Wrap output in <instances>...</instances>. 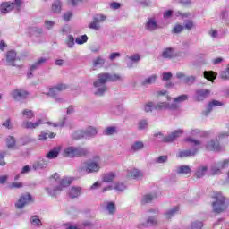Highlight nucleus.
Segmentation results:
<instances>
[{"label":"nucleus","mask_w":229,"mask_h":229,"mask_svg":"<svg viewBox=\"0 0 229 229\" xmlns=\"http://www.w3.org/2000/svg\"><path fill=\"white\" fill-rule=\"evenodd\" d=\"M206 149L208 151H221V146L219 145V141L210 140L206 144Z\"/></svg>","instance_id":"nucleus-15"},{"label":"nucleus","mask_w":229,"mask_h":229,"mask_svg":"<svg viewBox=\"0 0 229 229\" xmlns=\"http://www.w3.org/2000/svg\"><path fill=\"white\" fill-rule=\"evenodd\" d=\"M93 19H95V21L97 22H98V24H99V22H105V20L106 19V16H105L103 14H97V15L94 16Z\"/></svg>","instance_id":"nucleus-57"},{"label":"nucleus","mask_w":229,"mask_h":229,"mask_svg":"<svg viewBox=\"0 0 229 229\" xmlns=\"http://www.w3.org/2000/svg\"><path fill=\"white\" fill-rule=\"evenodd\" d=\"M13 10V3L4 2L0 6V12L2 13H8Z\"/></svg>","instance_id":"nucleus-23"},{"label":"nucleus","mask_w":229,"mask_h":229,"mask_svg":"<svg viewBox=\"0 0 229 229\" xmlns=\"http://www.w3.org/2000/svg\"><path fill=\"white\" fill-rule=\"evenodd\" d=\"M186 142H190L191 144H192V146H200L201 141L198 140H194L191 138H188L185 140Z\"/></svg>","instance_id":"nucleus-60"},{"label":"nucleus","mask_w":229,"mask_h":229,"mask_svg":"<svg viewBox=\"0 0 229 229\" xmlns=\"http://www.w3.org/2000/svg\"><path fill=\"white\" fill-rule=\"evenodd\" d=\"M30 31L33 35H42L43 33L42 28H38V27H32L30 29Z\"/></svg>","instance_id":"nucleus-51"},{"label":"nucleus","mask_w":229,"mask_h":229,"mask_svg":"<svg viewBox=\"0 0 229 229\" xmlns=\"http://www.w3.org/2000/svg\"><path fill=\"white\" fill-rule=\"evenodd\" d=\"M89 40V37L87 35H82L75 39L76 44L81 46V44H85Z\"/></svg>","instance_id":"nucleus-48"},{"label":"nucleus","mask_w":229,"mask_h":229,"mask_svg":"<svg viewBox=\"0 0 229 229\" xmlns=\"http://www.w3.org/2000/svg\"><path fill=\"white\" fill-rule=\"evenodd\" d=\"M144 29L149 33H153L154 31H157V30H160V24H158V20H157V17H148L144 24Z\"/></svg>","instance_id":"nucleus-5"},{"label":"nucleus","mask_w":229,"mask_h":229,"mask_svg":"<svg viewBox=\"0 0 229 229\" xmlns=\"http://www.w3.org/2000/svg\"><path fill=\"white\" fill-rule=\"evenodd\" d=\"M127 176H128V178H132L133 180H139V179L142 178V176H144V174H142V172L134 168L132 170L128 171Z\"/></svg>","instance_id":"nucleus-20"},{"label":"nucleus","mask_w":229,"mask_h":229,"mask_svg":"<svg viewBox=\"0 0 229 229\" xmlns=\"http://www.w3.org/2000/svg\"><path fill=\"white\" fill-rule=\"evenodd\" d=\"M201 228H203V222L195 221L191 223V229H201Z\"/></svg>","instance_id":"nucleus-53"},{"label":"nucleus","mask_w":229,"mask_h":229,"mask_svg":"<svg viewBox=\"0 0 229 229\" xmlns=\"http://www.w3.org/2000/svg\"><path fill=\"white\" fill-rule=\"evenodd\" d=\"M107 81H123V76L117 73L110 74L108 72L98 74V79L93 82V87L97 89L95 96H103L106 92Z\"/></svg>","instance_id":"nucleus-1"},{"label":"nucleus","mask_w":229,"mask_h":229,"mask_svg":"<svg viewBox=\"0 0 229 229\" xmlns=\"http://www.w3.org/2000/svg\"><path fill=\"white\" fill-rule=\"evenodd\" d=\"M174 55V50L173 48H166L162 53L163 58H173Z\"/></svg>","instance_id":"nucleus-38"},{"label":"nucleus","mask_w":229,"mask_h":229,"mask_svg":"<svg viewBox=\"0 0 229 229\" xmlns=\"http://www.w3.org/2000/svg\"><path fill=\"white\" fill-rule=\"evenodd\" d=\"M30 223L33 225V226H41L42 221H40V218L38 216H34L30 218Z\"/></svg>","instance_id":"nucleus-47"},{"label":"nucleus","mask_w":229,"mask_h":229,"mask_svg":"<svg viewBox=\"0 0 229 229\" xmlns=\"http://www.w3.org/2000/svg\"><path fill=\"white\" fill-rule=\"evenodd\" d=\"M105 65V59L102 57H97L95 60H93V67H102Z\"/></svg>","instance_id":"nucleus-45"},{"label":"nucleus","mask_w":229,"mask_h":229,"mask_svg":"<svg viewBox=\"0 0 229 229\" xmlns=\"http://www.w3.org/2000/svg\"><path fill=\"white\" fill-rule=\"evenodd\" d=\"M87 155V149L76 148L74 147H69L64 148V156L68 158H74V157H85Z\"/></svg>","instance_id":"nucleus-4"},{"label":"nucleus","mask_w":229,"mask_h":229,"mask_svg":"<svg viewBox=\"0 0 229 229\" xmlns=\"http://www.w3.org/2000/svg\"><path fill=\"white\" fill-rule=\"evenodd\" d=\"M196 80H198V77H196V75L186 76L184 79V83L190 86L194 85L196 83Z\"/></svg>","instance_id":"nucleus-37"},{"label":"nucleus","mask_w":229,"mask_h":229,"mask_svg":"<svg viewBox=\"0 0 229 229\" xmlns=\"http://www.w3.org/2000/svg\"><path fill=\"white\" fill-rule=\"evenodd\" d=\"M52 12L54 13H60L62 12V2L60 0H55L52 4Z\"/></svg>","instance_id":"nucleus-33"},{"label":"nucleus","mask_w":229,"mask_h":229,"mask_svg":"<svg viewBox=\"0 0 229 229\" xmlns=\"http://www.w3.org/2000/svg\"><path fill=\"white\" fill-rule=\"evenodd\" d=\"M204 78L208 80V81H214V80L217 78V73H216L214 71H205Z\"/></svg>","instance_id":"nucleus-32"},{"label":"nucleus","mask_w":229,"mask_h":229,"mask_svg":"<svg viewBox=\"0 0 229 229\" xmlns=\"http://www.w3.org/2000/svg\"><path fill=\"white\" fill-rule=\"evenodd\" d=\"M178 210H180V208H178V206L173 208L172 209L168 210L165 213V218L166 219H171V217H173V216H174V214H176V212H178Z\"/></svg>","instance_id":"nucleus-42"},{"label":"nucleus","mask_w":229,"mask_h":229,"mask_svg":"<svg viewBox=\"0 0 229 229\" xmlns=\"http://www.w3.org/2000/svg\"><path fill=\"white\" fill-rule=\"evenodd\" d=\"M229 166V160L225 159L224 161H219L218 163H215L211 166V174L215 176L216 174H221L222 169H226Z\"/></svg>","instance_id":"nucleus-9"},{"label":"nucleus","mask_w":229,"mask_h":229,"mask_svg":"<svg viewBox=\"0 0 229 229\" xmlns=\"http://www.w3.org/2000/svg\"><path fill=\"white\" fill-rule=\"evenodd\" d=\"M157 225L158 220H157V216H148L145 222L140 225V226H157Z\"/></svg>","instance_id":"nucleus-22"},{"label":"nucleus","mask_w":229,"mask_h":229,"mask_svg":"<svg viewBox=\"0 0 229 229\" xmlns=\"http://www.w3.org/2000/svg\"><path fill=\"white\" fill-rule=\"evenodd\" d=\"M188 99H189V96L180 95L179 97L174 98V103H183V101H187Z\"/></svg>","instance_id":"nucleus-49"},{"label":"nucleus","mask_w":229,"mask_h":229,"mask_svg":"<svg viewBox=\"0 0 229 229\" xmlns=\"http://www.w3.org/2000/svg\"><path fill=\"white\" fill-rule=\"evenodd\" d=\"M127 187L124 182H116L114 186V190L117 191L118 192H123V191H126Z\"/></svg>","instance_id":"nucleus-43"},{"label":"nucleus","mask_w":229,"mask_h":229,"mask_svg":"<svg viewBox=\"0 0 229 229\" xmlns=\"http://www.w3.org/2000/svg\"><path fill=\"white\" fill-rule=\"evenodd\" d=\"M207 173H208V166L207 165H199L194 174V176L198 179L203 178V176L207 175Z\"/></svg>","instance_id":"nucleus-18"},{"label":"nucleus","mask_w":229,"mask_h":229,"mask_svg":"<svg viewBox=\"0 0 229 229\" xmlns=\"http://www.w3.org/2000/svg\"><path fill=\"white\" fill-rule=\"evenodd\" d=\"M47 62V59L46 57L39 58L36 63H34L30 66V71H37V69H40L44 64Z\"/></svg>","instance_id":"nucleus-27"},{"label":"nucleus","mask_w":229,"mask_h":229,"mask_svg":"<svg viewBox=\"0 0 229 229\" xmlns=\"http://www.w3.org/2000/svg\"><path fill=\"white\" fill-rule=\"evenodd\" d=\"M210 96V90L208 89H198L196 91L195 99L196 101H203Z\"/></svg>","instance_id":"nucleus-16"},{"label":"nucleus","mask_w":229,"mask_h":229,"mask_svg":"<svg viewBox=\"0 0 229 229\" xmlns=\"http://www.w3.org/2000/svg\"><path fill=\"white\" fill-rule=\"evenodd\" d=\"M198 133H200L202 137H208L210 135L209 132L199 131L198 129L191 131V135H198Z\"/></svg>","instance_id":"nucleus-56"},{"label":"nucleus","mask_w":229,"mask_h":229,"mask_svg":"<svg viewBox=\"0 0 229 229\" xmlns=\"http://www.w3.org/2000/svg\"><path fill=\"white\" fill-rule=\"evenodd\" d=\"M81 194V189L80 187H72L68 192V195L72 199H74V198H79Z\"/></svg>","instance_id":"nucleus-29"},{"label":"nucleus","mask_w":229,"mask_h":229,"mask_svg":"<svg viewBox=\"0 0 229 229\" xmlns=\"http://www.w3.org/2000/svg\"><path fill=\"white\" fill-rule=\"evenodd\" d=\"M177 109H178V104L176 103L169 104V102H158L154 106V110H157V112H164L165 110H177Z\"/></svg>","instance_id":"nucleus-7"},{"label":"nucleus","mask_w":229,"mask_h":229,"mask_svg":"<svg viewBox=\"0 0 229 229\" xmlns=\"http://www.w3.org/2000/svg\"><path fill=\"white\" fill-rule=\"evenodd\" d=\"M28 91L24 89H14L11 92V96L15 99V101H22V99H26V98H28Z\"/></svg>","instance_id":"nucleus-12"},{"label":"nucleus","mask_w":229,"mask_h":229,"mask_svg":"<svg viewBox=\"0 0 229 229\" xmlns=\"http://www.w3.org/2000/svg\"><path fill=\"white\" fill-rule=\"evenodd\" d=\"M67 89V85L65 84H58L55 88L50 89V92L48 93L49 96L54 98L57 103H62V98H58V92H62V90H65Z\"/></svg>","instance_id":"nucleus-10"},{"label":"nucleus","mask_w":229,"mask_h":229,"mask_svg":"<svg viewBox=\"0 0 229 229\" xmlns=\"http://www.w3.org/2000/svg\"><path fill=\"white\" fill-rule=\"evenodd\" d=\"M157 80H158V75L153 74L141 81V85L143 87H148V85H154L157 83Z\"/></svg>","instance_id":"nucleus-21"},{"label":"nucleus","mask_w":229,"mask_h":229,"mask_svg":"<svg viewBox=\"0 0 229 229\" xmlns=\"http://www.w3.org/2000/svg\"><path fill=\"white\" fill-rule=\"evenodd\" d=\"M183 30H184L183 25L177 24V25H175V27L173 29V32H174V33H182V31H183Z\"/></svg>","instance_id":"nucleus-62"},{"label":"nucleus","mask_w":229,"mask_h":229,"mask_svg":"<svg viewBox=\"0 0 229 229\" xmlns=\"http://www.w3.org/2000/svg\"><path fill=\"white\" fill-rule=\"evenodd\" d=\"M89 28L91 30H99L100 26L98 21H97L94 18H93V21L89 24Z\"/></svg>","instance_id":"nucleus-61"},{"label":"nucleus","mask_w":229,"mask_h":229,"mask_svg":"<svg viewBox=\"0 0 229 229\" xmlns=\"http://www.w3.org/2000/svg\"><path fill=\"white\" fill-rule=\"evenodd\" d=\"M47 62V59L46 57L39 58L36 63H34L30 66V71H37V69H40L44 64Z\"/></svg>","instance_id":"nucleus-28"},{"label":"nucleus","mask_w":229,"mask_h":229,"mask_svg":"<svg viewBox=\"0 0 229 229\" xmlns=\"http://www.w3.org/2000/svg\"><path fill=\"white\" fill-rule=\"evenodd\" d=\"M115 178H117V174H115L114 172H109L104 174L103 182H105L106 183H112V182L115 180Z\"/></svg>","instance_id":"nucleus-26"},{"label":"nucleus","mask_w":229,"mask_h":229,"mask_svg":"<svg viewBox=\"0 0 229 229\" xmlns=\"http://www.w3.org/2000/svg\"><path fill=\"white\" fill-rule=\"evenodd\" d=\"M21 187H23L22 182H13L9 186V189H21Z\"/></svg>","instance_id":"nucleus-64"},{"label":"nucleus","mask_w":229,"mask_h":229,"mask_svg":"<svg viewBox=\"0 0 229 229\" xmlns=\"http://www.w3.org/2000/svg\"><path fill=\"white\" fill-rule=\"evenodd\" d=\"M216 199V202H213L214 212H216V214L225 212L227 208L226 202H225V197H223V195H217Z\"/></svg>","instance_id":"nucleus-6"},{"label":"nucleus","mask_w":229,"mask_h":229,"mask_svg":"<svg viewBox=\"0 0 229 229\" xmlns=\"http://www.w3.org/2000/svg\"><path fill=\"white\" fill-rule=\"evenodd\" d=\"M47 165H49L48 160L45 158H38L32 164L31 169H33V171L44 170Z\"/></svg>","instance_id":"nucleus-11"},{"label":"nucleus","mask_w":229,"mask_h":229,"mask_svg":"<svg viewBox=\"0 0 229 229\" xmlns=\"http://www.w3.org/2000/svg\"><path fill=\"white\" fill-rule=\"evenodd\" d=\"M155 110V103L148 102L144 106V112L148 114V112H153Z\"/></svg>","instance_id":"nucleus-46"},{"label":"nucleus","mask_w":229,"mask_h":229,"mask_svg":"<svg viewBox=\"0 0 229 229\" xmlns=\"http://www.w3.org/2000/svg\"><path fill=\"white\" fill-rule=\"evenodd\" d=\"M153 199H157V194H146L141 199V205H148V203H151Z\"/></svg>","instance_id":"nucleus-31"},{"label":"nucleus","mask_w":229,"mask_h":229,"mask_svg":"<svg viewBox=\"0 0 229 229\" xmlns=\"http://www.w3.org/2000/svg\"><path fill=\"white\" fill-rule=\"evenodd\" d=\"M65 44L69 49H72L74 47V36L72 35H68L66 39H65Z\"/></svg>","instance_id":"nucleus-39"},{"label":"nucleus","mask_w":229,"mask_h":229,"mask_svg":"<svg viewBox=\"0 0 229 229\" xmlns=\"http://www.w3.org/2000/svg\"><path fill=\"white\" fill-rule=\"evenodd\" d=\"M59 186L55 187L53 190L51 188H46L47 192H48L49 196L55 198V196H58L60 192H62V189L64 187H69L71 185V180L68 178H64L59 181Z\"/></svg>","instance_id":"nucleus-3"},{"label":"nucleus","mask_w":229,"mask_h":229,"mask_svg":"<svg viewBox=\"0 0 229 229\" xmlns=\"http://www.w3.org/2000/svg\"><path fill=\"white\" fill-rule=\"evenodd\" d=\"M178 174H189L191 167L189 165H182L177 170Z\"/></svg>","instance_id":"nucleus-41"},{"label":"nucleus","mask_w":229,"mask_h":229,"mask_svg":"<svg viewBox=\"0 0 229 229\" xmlns=\"http://www.w3.org/2000/svg\"><path fill=\"white\" fill-rule=\"evenodd\" d=\"M184 28L185 30H188V31H190V30L195 28L194 21L188 20L184 24Z\"/></svg>","instance_id":"nucleus-54"},{"label":"nucleus","mask_w":229,"mask_h":229,"mask_svg":"<svg viewBox=\"0 0 229 229\" xmlns=\"http://www.w3.org/2000/svg\"><path fill=\"white\" fill-rule=\"evenodd\" d=\"M52 183H59L60 182V175L58 174H54V175L51 177Z\"/></svg>","instance_id":"nucleus-63"},{"label":"nucleus","mask_w":229,"mask_h":229,"mask_svg":"<svg viewBox=\"0 0 229 229\" xmlns=\"http://www.w3.org/2000/svg\"><path fill=\"white\" fill-rule=\"evenodd\" d=\"M181 135H183V130L174 131L171 134L163 138V142H174Z\"/></svg>","instance_id":"nucleus-13"},{"label":"nucleus","mask_w":229,"mask_h":229,"mask_svg":"<svg viewBox=\"0 0 229 229\" xmlns=\"http://www.w3.org/2000/svg\"><path fill=\"white\" fill-rule=\"evenodd\" d=\"M214 106H223V103L217 101V100H213L211 102L208 103L207 109L205 111H203V115H208V114H210V112H212Z\"/></svg>","instance_id":"nucleus-19"},{"label":"nucleus","mask_w":229,"mask_h":229,"mask_svg":"<svg viewBox=\"0 0 229 229\" xmlns=\"http://www.w3.org/2000/svg\"><path fill=\"white\" fill-rule=\"evenodd\" d=\"M6 60L10 65H13V67H22V64H16L13 63L17 60V53L13 50L7 52Z\"/></svg>","instance_id":"nucleus-14"},{"label":"nucleus","mask_w":229,"mask_h":229,"mask_svg":"<svg viewBox=\"0 0 229 229\" xmlns=\"http://www.w3.org/2000/svg\"><path fill=\"white\" fill-rule=\"evenodd\" d=\"M73 139H85V131H77L72 135Z\"/></svg>","instance_id":"nucleus-50"},{"label":"nucleus","mask_w":229,"mask_h":229,"mask_svg":"<svg viewBox=\"0 0 229 229\" xmlns=\"http://www.w3.org/2000/svg\"><path fill=\"white\" fill-rule=\"evenodd\" d=\"M30 203H33V197H31V194L30 193H25L22 194L18 201L15 203L16 208H24L26 205H30Z\"/></svg>","instance_id":"nucleus-8"},{"label":"nucleus","mask_w":229,"mask_h":229,"mask_svg":"<svg viewBox=\"0 0 229 229\" xmlns=\"http://www.w3.org/2000/svg\"><path fill=\"white\" fill-rule=\"evenodd\" d=\"M85 139H92V137H96L98 135V129L96 127H88L84 131Z\"/></svg>","instance_id":"nucleus-24"},{"label":"nucleus","mask_w":229,"mask_h":229,"mask_svg":"<svg viewBox=\"0 0 229 229\" xmlns=\"http://www.w3.org/2000/svg\"><path fill=\"white\" fill-rule=\"evenodd\" d=\"M105 205L108 214H115V202L107 201L105 202Z\"/></svg>","instance_id":"nucleus-35"},{"label":"nucleus","mask_w":229,"mask_h":229,"mask_svg":"<svg viewBox=\"0 0 229 229\" xmlns=\"http://www.w3.org/2000/svg\"><path fill=\"white\" fill-rule=\"evenodd\" d=\"M55 137H56V134L53 132H41V134L38 136V139L40 140H47V139H55Z\"/></svg>","instance_id":"nucleus-36"},{"label":"nucleus","mask_w":229,"mask_h":229,"mask_svg":"<svg viewBox=\"0 0 229 229\" xmlns=\"http://www.w3.org/2000/svg\"><path fill=\"white\" fill-rule=\"evenodd\" d=\"M198 154V148L188 149V150H180L177 157L179 158H187V157H194Z\"/></svg>","instance_id":"nucleus-17"},{"label":"nucleus","mask_w":229,"mask_h":229,"mask_svg":"<svg viewBox=\"0 0 229 229\" xmlns=\"http://www.w3.org/2000/svg\"><path fill=\"white\" fill-rule=\"evenodd\" d=\"M128 60H131V62H135L136 64L140 61V55L135 54L131 56H127Z\"/></svg>","instance_id":"nucleus-55"},{"label":"nucleus","mask_w":229,"mask_h":229,"mask_svg":"<svg viewBox=\"0 0 229 229\" xmlns=\"http://www.w3.org/2000/svg\"><path fill=\"white\" fill-rule=\"evenodd\" d=\"M58 155H60V147H55L48 153H47L46 157L48 158V160H53L57 158Z\"/></svg>","instance_id":"nucleus-25"},{"label":"nucleus","mask_w":229,"mask_h":229,"mask_svg":"<svg viewBox=\"0 0 229 229\" xmlns=\"http://www.w3.org/2000/svg\"><path fill=\"white\" fill-rule=\"evenodd\" d=\"M6 144L9 149H15V138L9 136Z\"/></svg>","instance_id":"nucleus-44"},{"label":"nucleus","mask_w":229,"mask_h":229,"mask_svg":"<svg viewBox=\"0 0 229 229\" xmlns=\"http://www.w3.org/2000/svg\"><path fill=\"white\" fill-rule=\"evenodd\" d=\"M115 133H117V127L115 126L106 127L103 131V135L106 136L115 135Z\"/></svg>","instance_id":"nucleus-34"},{"label":"nucleus","mask_w":229,"mask_h":229,"mask_svg":"<svg viewBox=\"0 0 229 229\" xmlns=\"http://www.w3.org/2000/svg\"><path fill=\"white\" fill-rule=\"evenodd\" d=\"M40 124H42V120H38L36 123L24 122L22 126H23V128H27L28 130H33L35 128H38V126H40Z\"/></svg>","instance_id":"nucleus-30"},{"label":"nucleus","mask_w":229,"mask_h":229,"mask_svg":"<svg viewBox=\"0 0 229 229\" xmlns=\"http://www.w3.org/2000/svg\"><path fill=\"white\" fill-rule=\"evenodd\" d=\"M156 164H165L167 162V156H159L155 159Z\"/></svg>","instance_id":"nucleus-52"},{"label":"nucleus","mask_w":229,"mask_h":229,"mask_svg":"<svg viewBox=\"0 0 229 229\" xmlns=\"http://www.w3.org/2000/svg\"><path fill=\"white\" fill-rule=\"evenodd\" d=\"M101 165L98 161L88 160L81 163L78 167L79 174H90L91 173H99Z\"/></svg>","instance_id":"nucleus-2"},{"label":"nucleus","mask_w":229,"mask_h":229,"mask_svg":"<svg viewBox=\"0 0 229 229\" xmlns=\"http://www.w3.org/2000/svg\"><path fill=\"white\" fill-rule=\"evenodd\" d=\"M22 115L24 117H26L27 119H31V117H33V111L30 110V109H25L22 112Z\"/></svg>","instance_id":"nucleus-59"},{"label":"nucleus","mask_w":229,"mask_h":229,"mask_svg":"<svg viewBox=\"0 0 229 229\" xmlns=\"http://www.w3.org/2000/svg\"><path fill=\"white\" fill-rule=\"evenodd\" d=\"M144 148V143L142 141H135L131 147V149L132 151H140Z\"/></svg>","instance_id":"nucleus-40"},{"label":"nucleus","mask_w":229,"mask_h":229,"mask_svg":"<svg viewBox=\"0 0 229 229\" xmlns=\"http://www.w3.org/2000/svg\"><path fill=\"white\" fill-rule=\"evenodd\" d=\"M220 77L222 80H229V70L225 68L224 71L220 72Z\"/></svg>","instance_id":"nucleus-58"}]
</instances>
